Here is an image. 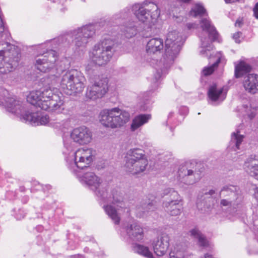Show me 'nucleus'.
<instances>
[{
    "instance_id": "1",
    "label": "nucleus",
    "mask_w": 258,
    "mask_h": 258,
    "mask_svg": "<svg viewBox=\"0 0 258 258\" xmlns=\"http://www.w3.org/2000/svg\"><path fill=\"white\" fill-rule=\"evenodd\" d=\"M80 182L86 185L92 190L99 200L105 202H110L112 205H104L103 207L106 214L116 225L120 221V215L126 210V205L123 201L122 194L116 190H113L111 194L107 191V186L103 183V180L94 172L88 171L85 173L80 171L75 174Z\"/></svg>"
},
{
    "instance_id": "2",
    "label": "nucleus",
    "mask_w": 258,
    "mask_h": 258,
    "mask_svg": "<svg viewBox=\"0 0 258 258\" xmlns=\"http://www.w3.org/2000/svg\"><path fill=\"white\" fill-rule=\"evenodd\" d=\"M165 40V53L163 63L161 60L157 61L154 67L156 73L153 78V84L155 88L158 86V81L163 74H165L170 64L179 53L183 43L181 33L175 28L169 27Z\"/></svg>"
},
{
    "instance_id": "3",
    "label": "nucleus",
    "mask_w": 258,
    "mask_h": 258,
    "mask_svg": "<svg viewBox=\"0 0 258 258\" xmlns=\"http://www.w3.org/2000/svg\"><path fill=\"white\" fill-rule=\"evenodd\" d=\"M27 100L30 104L42 109L57 113H66L64 98L62 95L54 92L50 88H41L31 91Z\"/></svg>"
},
{
    "instance_id": "4",
    "label": "nucleus",
    "mask_w": 258,
    "mask_h": 258,
    "mask_svg": "<svg viewBox=\"0 0 258 258\" xmlns=\"http://www.w3.org/2000/svg\"><path fill=\"white\" fill-rule=\"evenodd\" d=\"M62 74L60 79V86L62 91L67 95H72L82 92L86 82L83 74L76 69L63 71L70 66V61L67 58L60 61L58 64Z\"/></svg>"
},
{
    "instance_id": "5",
    "label": "nucleus",
    "mask_w": 258,
    "mask_h": 258,
    "mask_svg": "<svg viewBox=\"0 0 258 258\" xmlns=\"http://www.w3.org/2000/svg\"><path fill=\"white\" fill-rule=\"evenodd\" d=\"M6 108L8 111L15 114L33 125H46L49 121L47 115L40 116L37 113L26 110L21 102L14 97L9 98L6 101Z\"/></svg>"
},
{
    "instance_id": "6",
    "label": "nucleus",
    "mask_w": 258,
    "mask_h": 258,
    "mask_svg": "<svg viewBox=\"0 0 258 258\" xmlns=\"http://www.w3.org/2000/svg\"><path fill=\"white\" fill-rule=\"evenodd\" d=\"M95 154L96 151L92 148H80L67 158L68 167L74 174L82 172L84 168L90 166Z\"/></svg>"
},
{
    "instance_id": "7",
    "label": "nucleus",
    "mask_w": 258,
    "mask_h": 258,
    "mask_svg": "<svg viewBox=\"0 0 258 258\" xmlns=\"http://www.w3.org/2000/svg\"><path fill=\"white\" fill-rule=\"evenodd\" d=\"M200 25L203 32L199 35L201 42L200 54L203 57L210 58L213 53V50L212 42L218 40L219 35L209 18L202 19Z\"/></svg>"
},
{
    "instance_id": "8",
    "label": "nucleus",
    "mask_w": 258,
    "mask_h": 258,
    "mask_svg": "<svg viewBox=\"0 0 258 258\" xmlns=\"http://www.w3.org/2000/svg\"><path fill=\"white\" fill-rule=\"evenodd\" d=\"M99 121L104 126L116 128L122 126L130 119V113L118 107L102 110L99 113Z\"/></svg>"
},
{
    "instance_id": "9",
    "label": "nucleus",
    "mask_w": 258,
    "mask_h": 258,
    "mask_svg": "<svg viewBox=\"0 0 258 258\" xmlns=\"http://www.w3.org/2000/svg\"><path fill=\"white\" fill-rule=\"evenodd\" d=\"M124 169L127 172L137 175L145 172L148 161L144 150L139 148L129 150L125 156Z\"/></svg>"
},
{
    "instance_id": "10",
    "label": "nucleus",
    "mask_w": 258,
    "mask_h": 258,
    "mask_svg": "<svg viewBox=\"0 0 258 258\" xmlns=\"http://www.w3.org/2000/svg\"><path fill=\"white\" fill-rule=\"evenodd\" d=\"M114 42L110 38H104L96 44L89 52L91 60L97 65L107 64L115 51Z\"/></svg>"
},
{
    "instance_id": "11",
    "label": "nucleus",
    "mask_w": 258,
    "mask_h": 258,
    "mask_svg": "<svg viewBox=\"0 0 258 258\" xmlns=\"http://www.w3.org/2000/svg\"><path fill=\"white\" fill-rule=\"evenodd\" d=\"M20 55L9 42L0 44V74L13 71L19 64Z\"/></svg>"
},
{
    "instance_id": "12",
    "label": "nucleus",
    "mask_w": 258,
    "mask_h": 258,
    "mask_svg": "<svg viewBox=\"0 0 258 258\" xmlns=\"http://www.w3.org/2000/svg\"><path fill=\"white\" fill-rule=\"evenodd\" d=\"M133 11L137 18L148 28L154 25L160 16L158 6L153 3L137 4L133 6Z\"/></svg>"
},
{
    "instance_id": "13",
    "label": "nucleus",
    "mask_w": 258,
    "mask_h": 258,
    "mask_svg": "<svg viewBox=\"0 0 258 258\" xmlns=\"http://www.w3.org/2000/svg\"><path fill=\"white\" fill-rule=\"evenodd\" d=\"M95 33V26L88 25L83 26L73 31L72 35L73 45L76 51L84 49L88 42L89 39L92 38Z\"/></svg>"
},
{
    "instance_id": "14",
    "label": "nucleus",
    "mask_w": 258,
    "mask_h": 258,
    "mask_svg": "<svg viewBox=\"0 0 258 258\" xmlns=\"http://www.w3.org/2000/svg\"><path fill=\"white\" fill-rule=\"evenodd\" d=\"M170 194L171 199L169 201H165L163 206L165 211L172 216L180 215L182 207L180 203L179 195L178 192L172 188H168L165 190V194Z\"/></svg>"
},
{
    "instance_id": "15",
    "label": "nucleus",
    "mask_w": 258,
    "mask_h": 258,
    "mask_svg": "<svg viewBox=\"0 0 258 258\" xmlns=\"http://www.w3.org/2000/svg\"><path fill=\"white\" fill-rule=\"evenodd\" d=\"M39 55L41 58L36 59L35 63V67L37 70L45 73L54 66L57 58L55 51L52 49L47 50L46 52L43 51L42 53H40Z\"/></svg>"
},
{
    "instance_id": "16",
    "label": "nucleus",
    "mask_w": 258,
    "mask_h": 258,
    "mask_svg": "<svg viewBox=\"0 0 258 258\" xmlns=\"http://www.w3.org/2000/svg\"><path fill=\"white\" fill-rule=\"evenodd\" d=\"M107 90L108 80L107 78H103L88 87L86 96L89 99L95 100L102 97Z\"/></svg>"
},
{
    "instance_id": "17",
    "label": "nucleus",
    "mask_w": 258,
    "mask_h": 258,
    "mask_svg": "<svg viewBox=\"0 0 258 258\" xmlns=\"http://www.w3.org/2000/svg\"><path fill=\"white\" fill-rule=\"evenodd\" d=\"M196 173L191 169L188 164L180 165L177 172V180L186 185L192 184L196 182L198 178L196 177Z\"/></svg>"
},
{
    "instance_id": "18",
    "label": "nucleus",
    "mask_w": 258,
    "mask_h": 258,
    "mask_svg": "<svg viewBox=\"0 0 258 258\" xmlns=\"http://www.w3.org/2000/svg\"><path fill=\"white\" fill-rule=\"evenodd\" d=\"M71 138L79 145H87L92 140V133L88 127L82 126L73 129L71 133Z\"/></svg>"
},
{
    "instance_id": "19",
    "label": "nucleus",
    "mask_w": 258,
    "mask_h": 258,
    "mask_svg": "<svg viewBox=\"0 0 258 258\" xmlns=\"http://www.w3.org/2000/svg\"><path fill=\"white\" fill-rule=\"evenodd\" d=\"M170 240V236L167 234H162L155 238L152 242L154 253L159 256L165 255L168 250Z\"/></svg>"
},
{
    "instance_id": "20",
    "label": "nucleus",
    "mask_w": 258,
    "mask_h": 258,
    "mask_svg": "<svg viewBox=\"0 0 258 258\" xmlns=\"http://www.w3.org/2000/svg\"><path fill=\"white\" fill-rule=\"evenodd\" d=\"M227 93L226 87H219L216 84H213L209 87L208 97L212 103L219 104L225 99Z\"/></svg>"
},
{
    "instance_id": "21",
    "label": "nucleus",
    "mask_w": 258,
    "mask_h": 258,
    "mask_svg": "<svg viewBox=\"0 0 258 258\" xmlns=\"http://www.w3.org/2000/svg\"><path fill=\"white\" fill-rule=\"evenodd\" d=\"M215 194L214 189L207 190V189L201 190L197 197L196 205L197 208L201 211H205L208 210L211 206V201L213 196Z\"/></svg>"
},
{
    "instance_id": "22",
    "label": "nucleus",
    "mask_w": 258,
    "mask_h": 258,
    "mask_svg": "<svg viewBox=\"0 0 258 258\" xmlns=\"http://www.w3.org/2000/svg\"><path fill=\"white\" fill-rule=\"evenodd\" d=\"M243 168L246 172L258 180V156L251 155L248 157Z\"/></svg>"
},
{
    "instance_id": "23",
    "label": "nucleus",
    "mask_w": 258,
    "mask_h": 258,
    "mask_svg": "<svg viewBox=\"0 0 258 258\" xmlns=\"http://www.w3.org/2000/svg\"><path fill=\"white\" fill-rule=\"evenodd\" d=\"M243 86L248 92L251 94L256 93L258 91V76L254 74H250L245 76Z\"/></svg>"
},
{
    "instance_id": "24",
    "label": "nucleus",
    "mask_w": 258,
    "mask_h": 258,
    "mask_svg": "<svg viewBox=\"0 0 258 258\" xmlns=\"http://www.w3.org/2000/svg\"><path fill=\"white\" fill-rule=\"evenodd\" d=\"M126 232L129 237L134 240H140L143 238V229L137 222L128 224L126 227Z\"/></svg>"
},
{
    "instance_id": "25",
    "label": "nucleus",
    "mask_w": 258,
    "mask_h": 258,
    "mask_svg": "<svg viewBox=\"0 0 258 258\" xmlns=\"http://www.w3.org/2000/svg\"><path fill=\"white\" fill-rule=\"evenodd\" d=\"M163 46V41L161 38H154L148 41L146 50L148 53H155L162 50Z\"/></svg>"
},
{
    "instance_id": "26",
    "label": "nucleus",
    "mask_w": 258,
    "mask_h": 258,
    "mask_svg": "<svg viewBox=\"0 0 258 258\" xmlns=\"http://www.w3.org/2000/svg\"><path fill=\"white\" fill-rule=\"evenodd\" d=\"M244 138V136L241 135L238 130L232 133L228 147L229 149L234 151L239 150L240 145L243 142Z\"/></svg>"
},
{
    "instance_id": "27",
    "label": "nucleus",
    "mask_w": 258,
    "mask_h": 258,
    "mask_svg": "<svg viewBox=\"0 0 258 258\" xmlns=\"http://www.w3.org/2000/svg\"><path fill=\"white\" fill-rule=\"evenodd\" d=\"M151 116L150 114H140L134 117L133 119L132 123L131 126V129L132 131H135L138 128L147 123L151 119Z\"/></svg>"
},
{
    "instance_id": "28",
    "label": "nucleus",
    "mask_w": 258,
    "mask_h": 258,
    "mask_svg": "<svg viewBox=\"0 0 258 258\" xmlns=\"http://www.w3.org/2000/svg\"><path fill=\"white\" fill-rule=\"evenodd\" d=\"M121 30L123 35L126 38H131L137 34V28L136 23L135 22H127L122 26Z\"/></svg>"
},
{
    "instance_id": "29",
    "label": "nucleus",
    "mask_w": 258,
    "mask_h": 258,
    "mask_svg": "<svg viewBox=\"0 0 258 258\" xmlns=\"http://www.w3.org/2000/svg\"><path fill=\"white\" fill-rule=\"evenodd\" d=\"M251 70V66L244 61H240L239 64L235 66V76L238 78L241 77L244 74L249 72Z\"/></svg>"
},
{
    "instance_id": "30",
    "label": "nucleus",
    "mask_w": 258,
    "mask_h": 258,
    "mask_svg": "<svg viewBox=\"0 0 258 258\" xmlns=\"http://www.w3.org/2000/svg\"><path fill=\"white\" fill-rule=\"evenodd\" d=\"M189 234L193 238L198 240L199 244L201 246L206 247L208 245V241L205 237L197 228H193L189 231Z\"/></svg>"
},
{
    "instance_id": "31",
    "label": "nucleus",
    "mask_w": 258,
    "mask_h": 258,
    "mask_svg": "<svg viewBox=\"0 0 258 258\" xmlns=\"http://www.w3.org/2000/svg\"><path fill=\"white\" fill-rule=\"evenodd\" d=\"M236 187L232 185H225L222 187L220 192V196L223 197L237 199Z\"/></svg>"
},
{
    "instance_id": "32",
    "label": "nucleus",
    "mask_w": 258,
    "mask_h": 258,
    "mask_svg": "<svg viewBox=\"0 0 258 258\" xmlns=\"http://www.w3.org/2000/svg\"><path fill=\"white\" fill-rule=\"evenodd\" d=\"M217 59L211 66L209 67H205L203 70V74L204 76H209L213 73L215 68L218 66V64L220 62L224 61V58L222 56L221 52H219L216 54Z\"/></svg>"
},
{
    "instance_id": "33",
    "label": "nucleus",
    "mask_w": 258,
    "mask_h": 258,
    "mask_svg": "<svg viewBox=\"0 0 258 258\" xmlns=\"http://www.w3.org/2000/svg\"><path fill=\"white\" fill-rule=\"evenodd\" d=\"M133 250L140 255H142L147 258H153V255L150 251L148 247L141 245L135 244L133 247Z\"/></svg>"
},
{
    "instance_id": "34",
    "label": "nucleus",
    "mask_w": 258,
    "mask_h": 258,
    "mask_svg": "<svg viewBox=\"0 0 258 258\" xmlns=\"http://www.w3.org/2000/svg\"><path fill=\"white\" fill-rule=\"evenodd\" d=\"M189 14L191 16L194 17L207 16L205 9L202 5L200 4H197L195 5V6L190 10Z\"/></svg>"
},
{
    "instance_id": "35",
    "label": "nucleus",
    "mask_w": 258,
    "mask_h": 258,
    "mask_svg": "<svg viewBox=\"0 0 258 258\" xmlns=\"http://www.w3.org/2000/svg\"><path fill=\"white\" fill-rule=\"evenodd\" d=\"M226 199H222L220 202V204L223 207H230L232 204H234V202L237 199L227 198Z\"/></svg>"
},
{
    "instance_id": "36",
    "label": "nucleus",
    "mask_w": 258,
    "mask_h": 258,
    "mask_svg": "<svg viewBox=\"0 0 258 258\" xmlns=\"http://www.w3.org/2000/svg\"><path fill=\"white\" fill-rule=\"evenodd\" d=\"M243 107L246 115L250 119H252L255 116L256 110L254 108H251V107H248L247 105L244 106Z\"/></svg>"
},
{
    "instance_id": "37",
    "label": "nucleus",
    "mask_w": 258,
    "mask_h": 258,
    "mask_svg": "<svg viewBox=\"0 0 258 258\" xmlns=\"http://www.w3.org/2000/svg\"><path fill=\"white\" fill-rule=\"evenodd\" d=\"M3 92V94H5V93H7V91H3L2 89H0V93ZM11 97H8L6 99H4L3 96L2 94H0V105H3L6 107V101L8 100L9 98Z\"/></svg>"
},
{
    "instance_id": "38",
    "label": "nucleus",
    "mask_w": 258,
    "mask_h": 258,
    "mask_svg": "<svg viewBox=\"0 0 258 258\" xmlns=\"http://www.w3.org/2000/svg\"><path fill=\"white\" fill-rule=\"evenodd\" d=\"M153 202H149L148 203H144L142 206V209L144 210L143 212H145L146 211H148V210L151 209V207L153 206Z\"/></svg>"
},
{
    "instance_id": "39",
    "label": "nucleus",
    "mask_w": 258,
    "mask_h": 258,
    "mask_svg": "<svg viewBox=\"0 0 258 258\" xmlns=\"http://www.w3.org/2000/svg\"><path fill=\"white\" fill-rule=\"evenodd\" d=\"M241 35V33L239 32H238L235 34H233V38L235 40V41L236 42V43H239L240 42V40L239 39V37H240V36Z\"/></svg>"
},
{
    "instance_id": "40",
    "label": "nucleus",
    "mask_w": 258,
    "mask_h": 258,
    "mask_svg": "<svg viewBox=\"0 0 258 258\" xmlns=\"http://www.w3.org/2000/svg\"><path fill=\"white\" fill-rule=\"evenodd\" d=\"M253 13L255 18L258 19V2L256 4L253 8Z\"/></svg>"
},
{
    "instance_id": "41",
    "label": "nucleus",
    "mask_w": 258,
    "mask_h": 258,
    "mask_svg": "<svg viewBox=\"0 0 258 258\" xmlns=\"http://www.w3.org/2000/svg\"><path fill=\"white\" fill-rule=\"evenodd\" d=\"M242 24V20L240 18L238 19L235 23V26L236 27H240Z\"/></svg>"
},
{
    "instance_id": "42",
    "label": "nucleus",
    "mask_w": 258,
    "mask_h": 258,
    "mask_svg": "<svg viewBox=\"0 0 258 258\" xmlns=\"http://www.w3.org/2000/svg\"><path fill=\"white\" fill-rule=\"evenodd\" d=\"M187 27L188 29H191L192 28H197L198 25L194 23H188L187 24Z\"/></svg>"
},
{
    "instance_id": "43",
    "label": "nucleus",
    "mask_w": 258,
    "mask_h": 258,
    "mask_svg": "<svg viewBox=\"0 0 258 258\" xmlns=\"http://www.w3.org/2000/svg\"><path fill=\"white\" fill-rule=\"evenodd\" d=\"M253 197L254 199L256 200L257 202V205H258V188H255L254 189V193L253 195Z\"/></svg>"
},
{
    "instance_id": "44",
    "label": "nucleus",
    "mask_w": 258,
    "mask_h": 258,
    "mask_svg": "<svg viewBox=\"0 0 258 258\" xmlns=\"http://www.w3.org/2000/svg\"><path fill=\"white\" fill-rule=\"evenodd\" d=\"M149 93H148V92H146V93H144L142 96H141L140 97L142 98L143 99V100H147V99L146 98V97L148 96V95H149Z\"/></svg>"
},
{
    "instance_id": "45",
    "label": "nucleus",
    "mask_w": 258,
    "mask_h": 258,
    "mask_svg": "<svg viewBox=\"0 0 258 258\" xmlns=\"http://www.w3.org/2000/svg\"><path fill=\"white\" fill-rule=\"evenodd\" d=\"M237 1L238 0H225V2L226 3H232L235 2Z\"/></svg>"
},
{
    "instance_id": "46",
    "label": "nucleus",
    "mask_w": 258,
    "mask_h": 258,
    "mask_svg": "<svg viewBox=\"0 0 258 258\" xmlns=\"http://www.w3.org/2000/svg\"><path fill=\"white\" fill-rule=\"evenodd\" d=\"M141 110L145 111L147 109V107L146 106H141L140 108Z\"/></svg>"
},
{
    "instance_id": "47",
    "label": "nucleus",
    "mask_w": 258,
    "mask_h": 258,
    "mask_svg": "<svg viewBox=\"0 0 258 258\" xmlns=\"http://www.w3.org/2000/svg\"><path fill=\"white\" fill-rule=\"evenodd\" d=\"M81 2H83V3H85L86 2L85 0H81Z\"/></svg>"
},
{
    "instance_id": "48",
    "label": "nucleus",
    "mask_w": 258,
    "mask_h": 258,
    "mask_svg": "<svg viewBox=\"0 0 258 258\" xmlns=\"http://www.w3.org/2000/svg\"><path fill=\"white\" fill-rule=\"evenodd\" d=\"M183 109L185 110H187V109L186 108V107H184Z\"/></svg>"
}]
</instances>
